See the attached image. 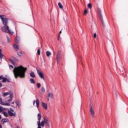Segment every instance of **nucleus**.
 Returning <instances> with one entry per match:
<instances>
[{
	"label": "nucleus",
	"instance_id": "5701e85b",
	"mask_svg": "<svg viewBox=\"0 0 128 128\" xmlns=\"http://www.w3.org/2000/svg\"><path fill=\"white\" fill-rule=\"evenodd\" d=\"M14 97V96L12 94H10V97L9 100H7V102H10V101H12V98Z\"/></svg>",
	"mask_w": 128,
	"mask_h": 128
},
{
	"label": "nucleus",
	"instance_id": "7ed1b4c3",
	"mask_svg": "<svg viewBox=\"0 0 128 128\" xmlns=\"http://www.w3.org/2000/svg\"><path fill=\"white\" fill-rule=\"evenodd\" d=\"M2 30L4 32H7L12 35L14 34V32H10V30L8 29V25H4V26L2 28Z\"/></svg>",
	"mask_w": 128,
	"mask_h": 128
},
{
	"label": "nucleus",
	"instance_id": "ddd939ff",
	"mask_svg": "<svg viewBox=\"0 0 128 128\" xmlns=\"http://www.w3.org/2000/svg\"><path fill=\"white\" fill-rule=\"evenodd\" d=\"M42 106V108H44V110H47V104L40 102Z\"/></svg>",
	"mask_w": 128,
	"mask_h": 128
},
{
	"label": "nucleus",
	"instance_id": "423d86ee",
	"mask_svg": "<svg viewBox=\"0 0 128 128\" xmlns=\"http://www.w3.org/2000/svg\"><path fill=\"white\" fill-rule=\"evenodd\" d=\"M62 52L60 51H58L56 56V60H57L58 64H59L60 62V60H62Z\"/></svg>",
	"mask_w": 128,
	"mask_h": 128
},
{
	"label": "nucleus",
	"instance_id": "72a5a7b5",
	"mask_svg": "<svg viewBox=\"0 0 128 128\" xmlns=\"http://www.w3.org/2000/svg\"><path fill=\"white\" fill-rule=\"evenodd\" d=\"M94 38H96V33H94Z\"/></svg>",
	"mask_w": 128,
	"mask_h": 128
},
{
	"label": "nucleus",
	"instance_id": "a18cd8bd",
	"mask_svg": "<svg viewBox=\"0 0 128 128\" xmlns=\"http://www.w3.org/2000/svg\"><path fill=\"white\" fill-rule=\"evenodd\" d=\"M12 104H15V102H12Z\"/></svg>",
	"mask_w": 128,
	"mask_h": 128
},
{
	"label": "nucleus",
	"instance_id": "de8ad7c7",
	"mask_svg": "<svg viewBox=\"0 0 128 128\" xmlns=\"http://www.w3.org/2000/svg\"><path fill=\"white\" fill-rule=\"evenodd\" d=\"M1 119H2V116H0V120H1Z\"/></svg>",
	"mask_w": 128,
	"mask_h": 128
},
{
	"label": "nucleus",
	"instance_id": "a19ab883",
	"mask_svg": "<svg viewBox=\"0 0 128 128\" xmlns=\"http://www.w3.org/2000/svg\"><path fill=\"white\" fill-rule=\"evenodd\" d=\"M8 60L10 62H11L13 60L12 58H9Z\"/></svg>",
	"mask_w": 128,
	"mask_h": 128
},
{
	"label": "nucleus",
	"instance_id": "b1692460",
	"mask_svg": "<svg viewBox=\"0 0 128 128\" xmlns=\"http://www.w3.org/2000/svg\"><path fill=\"white\" fill-rule=\"evenodd\" d=\"M16 105L17 106H20V102L18 101L16 102Z\"/></svg>",
	"mask_w": 128,
	"mask_h": 128
},
{
	"label": "nucleus",
	"instance_id": "0eeeda50",
	"mask_svg": "<svg viewBox=\"0 0 128 128\" xmlns=\"http://www.w3.org/2000/svg\"><path fill=\"white\" fill-rule=\"evenodd\" d=\"M36 70L40 78L44 80V73H42V71H40V70H38V68H36Z\"/></svg>",
	"mask_w": 128,
	"mask_h": 128
},
{
	"label": "nucleus",
	"instance_id": "f257e3e1",
	"mask_svg": "<svg viewBox=\"0 0 128 128\" xmlns=\"http://www.w3.org/2000/svg\"><path fill=\"white\" fill-rule=\"evenodd\" d=\"M26 70H28L26 68H25L22 66L15 68L13 70L15 78H18V77L21 78H24Z\"/></svg>",
	"mask_w": 128,
	"mask_h": 128
},
{
	"label": "nucleus",
	"instance_id": "58836bf2",
	"mask_svg": "<svg viewBox=\"0 0 128 128\" xmlns=\"http://www.w3.org/2000/svg\"><path fill=\"white\" fill-rule=\"evenodd\" d=\"M34 82H36V81L30 80V84H34Z\"/></svg>",
	"mask_w": 128,
	"mask_h": 128
},
{
	"label": "nucleus",
	"instance_id": "cd10ccee",
	"mask_svg": "<svg viewBox=\"0 0 128 128\" xmlns=\"http://www.w3.org/2000/svg\"><path fill=\"white\" fill-rule=\"evenodd\" d=\"M3 114H4V116L6 117H8V116H10V115H8V114H6V112H3Z\"/></svg>",
	"mask_w": 128,
	"mask_h": 128
},
{
	"label": "nucleus",
	"instance_id": "864d4df0",
	"mask_svg": "<svg viewBox=\"0 0 128 128\" xmlns=\"http://www.w3.org/2000/svg\"><path fill=\"white\" fill-rule=\"evenodd\" d=\"M50 100V99H48V100Z\"/></svg>",
	"mask_w": 128,
	"mask_h": 128
},
{
	"label": "nucleus",
	"instance_id": "dca6fc26",
	"mask_svg": "<svg viewBox=\"0 0 128 128\" xmlns=\"http://www.w3.org/2000/svg\"><path fill=\"white\" fill-rule=\"evenodd\" d=\"M30 76L31 78H36V74H34V72H31L30 73Z\"/></svg>",
	"mask_w": 128,
	"mask_h": 128
},
{
	"label": "nucleus",
	"instance_id": "4c0bfd02",
	"mask_svg": "<svg viewBox=\"0 0 128 128\" xmlns=\"http://www.w3.org/2000/svg\"><path fill=\"white\" fill-rule=\"evenodd\" d=\"M11 62H12V64H16V62L14 60Z\"/></svg>",
	"mask_w": 128,
	"mask_h": 128
},
{
	"label": "nucleus",
	"instance_id": "c03bdc74",
	"mask_svg": "<svg viewBox=\"0 0 128 128\" xmlns=\"http://www.w3.org/2000/svg\"><path fill=\"white\" fill-rule=\"evenodd\" d=\"M30 80H34L33 78H30Z\"/></svg>",
	"mask_w": 128,
	"mask_h": 128
},
{
	"label": "nucleus",
	"instance_id": "603ef678",
	"mask_svg": "<svg viewBox=\"0 0 128 128\" xmlns=\"http://www.w3.org/2000/svg\"><path fill=\"white\" fill-rule=\"evenodd\" d=\"M16 60V58H15V59H14V60Z\"/></svg>",
	"mask_w": 128,
	"mask_h": 128
},
{
	"label": "nucleus",
	"instance_id": "473e14b6",
	"mask_svg": "<svg viewBox=\"0 0 128 128\" xmlns=\"http://www.w3.org/2000/svg\"><path fill=\"white\" fill-rule=\"evenodd\" d=\"M120 72H124V70L123 67H120Z\"/></svg>",
	"mask_w": 128,
	"mask_h": 128
},
{
	"label": "nucleus",
	"instance_id": "49530a36",
	"mask_svg": "<svg viewBox=\"0 0 128 128\" xmlns=\"http://www.w3.org/2000/svg\"><path fill=\"white\" fill-rule=\"evenodd\" d=\"M58 40H60V37H58Z\"/></svg>",
	"mask_w": 128,
	"mask_h": 128
},
{
	"label": "nucleus",
	"instance_id": "1a4fd4ad",
	"mask_svg": "<svg viewBox=\"0 0 128 128\" xmlns=\"http://www.w3.org/2000/svg\"><path fill=\"white\" fill-rule=\"evenodd\" d=\"M89 112H91V116L92 117V118H94V110L92 109V106L90 105H89Z\"/></svg>",
	"mask_w": 128,
	"mask_h": 128
},
{
	"label": "nucleus",
	"instance_id": "8fccbe9b",
	"mask_svg": "<svg viewBox=\"0 0 128 128\" xmlns=\"http://www.w3.org/2000/svg\"><path fill=\"white\" fill-rule=\"evenodd\" d=\"M0 128H2V125L0 124Z\"/></svg>",
	"mask_w": 128,
	"mask_h": 128
},
{
	"label": "nucleus",
	"instance_id": "412c9836",
	"mask_svg": "<svg viewBox=\"0 0 128 128\" xmlns=\"http://www.w3.org/2000/svg\"><path fill=\"white\" fill-rule=\"evenodd\" d=\"M10 95H12V94L8 93V92H4V96H9V98H10Z\"/></svg>",
	"mask_w": 128,
	"mask_h": 128
},
{
	"label": "nucleus",
	"instance_id": "20e7f679",
	"mask_svg": "<svg viewBox=\"0 0 128 128\" xmlns=\"http://www.w3.org/2000/svg\"><path fill=\"white\" fill-rule=\"evenodd\" d=\"M0 18L2 20V22L4 26H8V20L6 18L4 15H0Z\"/></svg>",
	"mask_w": 128,
	"mask_h": 128
},
{
	"label": "nucleus",
	"instance_id": "9b49d317",
	"mask_svg": "<svg viewBox=\"0 0 128 128\" xmlns=\"http://www.w3.org/2000/svg\"><path fill=\"white\" fill-rule=\"evenodd\" d=\"M32 104H35L36 106L38 108V100H36V101H34V102Z\"/></svg>",
	"mask_w": 128,
	"mask_h": 128
},
{
	"label": "nucleus",
	"instance_id": "7c9ffc66",
	"mask_svg": "<svg viewBox=\"0 0 128 128\" xmlns=\"http://www.w3.org/2000/svg\"><path fill=\"white\" fill-rule=\"evenodd\" d=\"M6 38H7L8 42H10V37H8V36H6Z\"/></svg>",
	"mask_w": 128,
	"mask_h": 128
},
{
	"label": "nucleus",
	"instance_id": "4be33fe9",
	"mask_svg": "<svg viewBox=\"0 0 128 128\" xmlns=\"http://www.w3.org/2000/svg\"><path fill=\"white\" fill-rule=\"evenodd\" d=\"M46 54L47 56H50L52 55V53L50 51H47L46 52Z\"/></svg>",
	"mask_w": 128,
	"mask_h": 128
},
{
	"label": "nucleus",
	"instance_id": "c756f323",
	"mask_svg": "<svg viewBox=\"0 0 128 128\" xmlns=\"http://www.w3.org/2000/svg\"><path fill=\"white\" fill-rule=\"evenodd\" d=\"M22 52H18V55L19 56H22Z\"/></svg>",
	"mask_w": 128,
	"mask_h": 128
},
{
	"label": "nucleus",
	"instance_id": "e433bc0d",
	"mask_svg": "<svg viewBox=\"0 0 128 128\" xmlns=\"http://www.w3.org/2000/svg\"><path fill=\"white\" fill-rule=\"evenodd\" d=\"M60 34H62V30H60V33H59V34H58V38H60Z\"/></svg>",
	"mask_w": 128,
	"mask_h": 128
},
{
	"label": "nucleus",
	"instance_id": "c85d7f7f",
	"mask_svg": "<svg viewBox=\"0 0 128 128\" xmlns=\"http://www.w3.org/2000/svg\"><path fill=\"white\" fill-rule=\"evenodd\" d=\"M40 92H46V90L44 89V88H40Z\"/></svg>",
	"mask_w": 128,
	"mask_h": 128
},
{
	"label": "nucleus",
	"instance_id": "3c124183",
	"mask_svg": "<svg viewBox=\"0 0 128 128\" xmlns=\"http://www.w3.org/2000/svg\"><path fill=\"white\" fill-rule=\"evenodd\" d=\"M16 128H20L18 126H17V127H16Z\"/></svg>",
	"mask_w": 128,
	"mask_h": 128
},
{
	"label": "nucleus",
	"instance_id": "a878e982",
	"mask_svg": "<svg viewBox=\"0 0 128 128\" xmlns=\"http://www.w3.org/2000/svg\"><path fill=\"white\" fill-rule=\"evenodd\" d=\"M37 54L38 56H40V49L38 48L37 51Z\"/></svg>",
	"mask_w": 128,
	"mask_h": 128
},
{
	"label": "nucleus",
	"instance_id": "39448f33",
	"mask_svg": "<svg viewBox=\"0 0 128 128\" xmlns=\"http://www.w3.org/2000/svg\"><path fill=\"white\" fill-rule=\"evenodd\" d=\"M98 13L99 14L100 18L101 20L103 26H104L106 25L104 22V20L102 19V10H100V8H98Z\"/></svg>",
	"mask_w": 128,
	"mask_h": 128
},
{
	"label": "nucleus",
	"instance_id": "2eb2a0df",
	"mask_svg": "<svg viewBox=\"0 0 128 128\" xmlns=\"http://www.w3.org/2000/svg\"><path fill=\"white\" fill-rule=\"evenodd\" d=\"M8 121V120H7L6 118L2 119V120H0V122H2V124H4Z\"/></svg>",
	"mask_w": 128,
	"mask_h": 128
},
{
	"label": "nucleus",
	"instance_id": "79ce46f5",
	"mask_svg": "<svg viewBox=\"0 0 128 128\" xmlns=\"http://www.w3.org/2000/svg\"><path fill=\"white\" fill-rule=\"evenodd\" d=\"M8 60L10 62H11L13 60L12 58H9Z\"/></svg>",
	"mask_w": 128,
	"mask_h": 128
},
{
	"label": "nucleus",
	"instance_id": "a211bd4d",
	"mask_svg": "<svg viewBox=\"0 0 128 128\" xmlns=\"http://www.w3.org/2000/svg\"><path fill=\"white\" fill-rule=\"evenodd\" d=\"M14 48H15L16 50H18V46L16 44H14L13 45Z\"/></svg>",
	"mask_w": 128,
	"mask_h": 128
},
{
	"label": "nucleus",
	"instance_id": "aec40b11",
	"mask_svg": "<svg viewBox=\"0 0 128 128\" xmlns=\"http://www.w3.org/2000/svg\"><path fill=\"white\" fill-rule=\"evenodd\" d=\"M2 50H0V60H2V58H4V54L2 52Z\"/></svg>",
	"mask_w": 128,
	"mask_h": 128
},
{
	"label": "nucleus",
	"instance_id": "f3484780",
	"mask_svg": "<svg viewBox=\"0 0 128 128\" xmlns=\"http://www.w3.org/2000/svg\"><path fill=\"white\" fill-rule=\"evenodd\" d=\"M48 97L50 98V99H52V98H53L54 97V95L53 94H52V93H49L48 94Z\"/></svg>",
	"mask_w": 128,
	"mask_h": 128
},
{
	"label": "nucleus",
	"instance_id": "bb28decb",
	"mask_svg": "<svg viewBox=\"0 0 128 128\" xmlns=\"http://www.w3.org/2000/svg\"><path fill=\"white\" fill-rule=\"evenodd\" d=\"M88 8H92V4H88Z\"/></svg>",
	"mask_w": 128,
	"mask_h": 128
},
{
	"label": "nucleus",
	"instance_id": "f704fd0d",
	"mask_svg": "<svg viewBox=\"0 0 128 128\" xmlns=\"http://www.w3.org/2000/svg\"><path fill=\"white\" fill-rule=\"evenodd\" d=\"M2 110H4V108H2V106H0V112H2Z\"/></svg>",
	"mask_w": 128,
	"mask_h": 128
},
{
	"label": "nucleus",
	"instance_id": "2f4dec72",
	"mask_svg": "<svg viewBox=\"0 0 128 128\" xmlns=\"http://www.w3.org/2000/svg\"><path fill=\"white\" fill-rule=\"evenodd\" d=\"M37 88H40V84L37 83Z\"/></svg>",
	"mask_w": 128,
	"mask_h": 128
},
{
	"label": "nucleus",
	"instance_id": "c9c22d12",
	"mask_svg": "<svg viewBox=\"0 0 128 128\" xmlns=\"http://www.w3.org/2000/svg\"><path fill=\"white\" fill-rule=\"evenodd\" d=\"M10 82V81H9V80H2V82Z\"/></svg>",
	"mask_w": 128,
	"mask_h": 128
},
{
	"label": "nucleus",
	"instance_id": "09e8293b",
	"mask_svg": "<svg viewBox=\"0 0 128 128\" xmlns=\"http://www.w3.org/2000/svg\"><path fill=\"white\" fill-rule=\"evenodd\" d=\"M0 87H2V84H0Z\"/></svg>",
	"mask_w": 128,
	"mask_h": 128
},
{
	"label": "nucleus",
	"instance_id": "4468645a",
	"mask_svg": "<svg viewBox=\"0 0 128 128\" xmlns=\"http://www.w3.org/2000/svg\"><path fill=\"white\" fill-rule=\"evenodd\" d=\"M15 42L16 44H20V37H18V36H16V38H15Z\"/></svg>",
	"mask_w": 128,
	"mask_h": 128
},
{
	"label": "nucleus",
	"instance_id": "37998d69",
	"mask_svg": "<svg viewBox=\"0 0 128 128\" xmlns=\"http://www.w3.org/2000/svg\"><path fill=\"white\" fill-rule=\"evenodd\" d=\"M10 68H14V66H12V65H10Z\"/></svg>",
	"mask_w": 128,
	"mask_h": 128
},
{
	"label": "nucleus",
	"instance_id": "f03ea898",
	"mask_svg": "<svg viewBox=\"0 0 128 128\" xmlns=\"http://www.w3.org/2000/svg\"><path fill=\"white\" fill-rule=\"evenodd\" d=\"M40 114H37V128H41L40 127H44V126H50L48 124V119L44 117L43 120L40 121Z\"/></svg>",
	"mask_w": 128,
	"mask_h": 128
},
{
	"label": "nucleus",
	"instance_id": "393cba45",
	"mask_svg": "<svg viewBox=\"0 0 128 128\" xmlns=\"http://www.w3.org/2000/svg\"><path fill=\"white\" fill-rule=\"evenodd\" d=\"M88 10H84V16H86L88 14Z\"/></svg>",
	"mask_w": 128,
	"mask_h": 128
},
{
	"label": "nucleus",
	"instance_id": "9d476101",
	"mask_svg": "<svg viewBox=\"0 0 128 128\" xmlns=\"http://www.w3.org/2000/svg\"><path fill=\"white\" fill-rule=\"evenodd\" d=\"M0 104L2 106H10V104L8 103H4V102H2V98H0Z\"/></svg>",
	"mask_w": 128,
	"mask_h": 128
},
{
	"label": "nucleus",
	"instance_id": "ea45409f",
	"mask_svg": "<svg viewBox=\"0 0 128 128\" xmlns=\"http://www.w3.org/2000/svg\"><path fill=\"white\" fill-rule=\"evenodd\" d=\"M8 112H14V110H12V108H10V110H9Z\"/></svg>",
	"mask_w": 128,
	"mask_h": 128
},
{
	"label": "nucleus",
	"instance_id": "6e6552de",
	"mask_svg": "<svg viewBox=\"0 0 128 128\" xmlns=\"http://www.w3.org/2000/svg\"><path fill=\"white\" fill-rule=\"evenodd\" d=\"M10 80V78L8 76H6V77H4L2 75L0 76V80Z\"/></svg>",
	"mask_w": 128,
	"mask_h": 128
},
{
	"label": "nucleus",
	"instance_id": "f8f14e48",
	"mask_svg": "<svg viewBox=\"0 0 128 128\" xmlns=\"http://www.w3.org/2000/svg\"><path fill=\"white\" fill-rule=\"evenodd\" d=\"M6 113H7V114H9L10 116H15V113H13L10 111L7 112Z\"/></svg>",
	"mask_w": 128,
	"mask_h": 128
},
{
	"label": "nucleus",
	"instance_id": "5fc2aeb1",
	"mask_svg": "<svg viewBox=\"0 0 128 128\" xmlns=\"http://www.w3.org/2000/svg\"><path fill=\"white\" fill-rule=\"evenodd\" d=\"M0 50H2V49H0Z\"/></svg>",
	"mask_w": 128,
	"mask_h": 128
},
{
	"label": "nucleus",
	"instance_id": "6ab92c4d",
	"mask_svg": "<svg viewBox=\"0 0 128 128\" xmlns=\"http://www.w3.org/2000/svg\"><path fill=\"white\" fill-rule=\"evenodd\" d=\"M58 6L60 8H61V10H62V8H64V6H62V4L60 2H58Z\"/></svg>",
	"mask_w": 128,
	"mask_h": 128
}]
</instances>
